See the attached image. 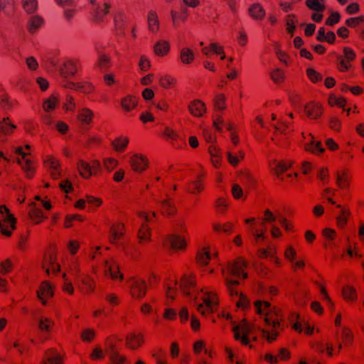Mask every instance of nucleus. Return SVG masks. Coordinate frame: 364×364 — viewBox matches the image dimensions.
<instances>
[{
    "mask_svg": "<svg viewBox=\"0 0 364 364\" xmlns=\"http://www.w3.org/2000/svg\"><path fill=\"white\" fill-rule=\"evenodd\" d=\"M255 309L256 312L263 317L265 324L272 328V331L262 330L263 336L269 342L274 341L277 336L276 331L280 327L277 310L268 301L262 300H257L255 302Z\"/></svg>",
    "mask_w": 364,
    "mask_h": 364,
    "instance_id": "nucleus-1",
    "label": "nucleus"
},
{
    "mask_svg": "<svg viewBox=\"0 0 364 364\" xmlns=\"http://www.w3.org/2000/svg\"><path fill=\"white\" fill-rule=\"evenodd\" d=\"M16 228V219L6 206H0V232L6 236H11L12 230Z\"/></svg>",
    "mask_w": 364,
    "mask_h": 364,
    "instance_id": "nucleus-2",
    "label": "nucleus"
},
{
    "mask_svg": "<svg viewBox=\"0 0 364 364\" xmlns=\"http://www.w3.org/2000/svg\"><path fill=\"white\" fill-rule=\"evenodd\" d=\"M252 328L247 322H242L240 324L233 323L232 331L234 332V337L237 341H240L243 345H249V334L252 332Z\"/></svg>",
    "mask_w": 364,
    "mask_h": 364,
    "instance_id": "nucleus-3",
    "label": "nucleus"
},
{
    "mask_svg": "<svg viewBox=\"0 0 364 364\" xmlns=\"http://www.w3.org/2000/svg\"><path fill=\"white\" fill-rule=\"evenodd\" d=\"M225 285L229 291L230 294L232 296H235L238 297V301H237V306L243 309L247 308L250 304L249 300L244 294H240L234 288V286L239 284V282L235 279H230L227 277H225Z\"/></svg>",
    "mask_w": 364,
    "mask_h": 364,
    "instance_id": "nucleus-4",
    "label": "nucleus"
},
{
    "mask_svg": "<svg viewBox=\"0 0 364 364\" xmlns=\"http://www.w3.org/2000/svg\"><path fill=\"white\" fill-rule=\"evenodd\" d=\"M246 266L247 264L243 259H238L233 262L228 263L226 270L223 269V272L224 275L227 274L238 278L242 277L245 279L247 277V274L243 271Z\"/></svg>",
    "mask_w": 364,
    "mask_h": 364,
    "instance_id": "nucleus-5",
    "label": "nucleus"
},
{
    "mask_svg": "<svg viewBox=\"0 0 364 364\" xmlns=\"http://www.w3.org/2000/svg\"><path fill=\"white\" fill-rule=\"evenodd\" d=\"M78 170L83 178H89L93 173H96L101 168L100 163L98 161H94L92 164L90 165L88 163L79 161L77 164Z\"/></svg>",
    "mask_w": 364,
    "mask_h": 364,
    "instance_id": "nucleus-6",
    "label": "nucleus"
},
{
    "mask_svg": "<svg viewBox=\"0 0 364 364\" xmlns=\"http://www.w3.org/2000/svg\"><path fill=\"white\" fill-rule=\"evenodd\" d=\"M203 303L198 305V311L204 316L213 313L218 304L215 296L209 293H207V296L203 298Z\"/></svg>",
    "mask_w": 364,
    "mask_h": 364,
    "instance_id": "nucleus-7",
    "label": "nucleus"
},
{
    "mask_svg": "<svg viewBox=\"0 0 364 364\" xmlns=\"http://www.w3.org/2000/svg\"><path fill=\"white\" fill-rule=\"evenodd\" d=\"M129 287L131 289V294L134 297L140 299L146 294V285L144 280L134 279L130 281Z\"/></svg>",
    "mask_w": 364,
    "mask_h": 364,
    "instance_id": "nucleus-8",
    "label": "nucleus"
},
{
    "mask_svg": "<svg viewBox=\"0 0 364 364\" xmlns=\"http://www.w3.org/2000/svg\"><path fill=\"white\" fill-rule=\"evenodd\" d=\"M164 245L166 247L173 250H181L186 247V242L183 237L176 235H169L164 240Z\"/></svg>",
    "mask_w": 364,
    "mask_h": 364,
    "instance_id": "nucleus-9",
    "label": "nucleus"
},
{
    "mask_svg": "<svg viewBox=\"0 0 364 364\" xmlns=\"http://www.w3.org/2000/svg\"><path fill=\"white\" fill-rule=\"evenodd\" d=\"M304 111L310 119H318L322 114V108L319 104L309 102L304 105Z\"/></svg>",
    "mask_w": 364,
    "mask_h": 364,
    "instance_id": "nucleus-10",
    "label": "nucleus"
},
{
    "mask_svg": "<svg viewBox=\"0 0 364 364\" xmlns=\"http://www.w3.org/2000/svg\"><path fill=\"white\" fill-rule=\"evenodd\" d=\"M111 4L109 1H105L104 4L101 6L99 4L93 8V17L95 21L100 22L103 20L104 17L109 13Z\"/></svg>",
    "mask_w": 364,
    "mask_h": 364,
    "instance_id": "nucleus-11",
    "label": "nucleus"
},
{
    "mask_svg": "<svg viewBox=\"0 0 364 364\" xmlns=\"http://www.w3.org/2000/svg\"><path fill=\"white\" fill-rule=\"evenodd\" d=\"M16 153L21 156V159H17L18 164L22 166L23 169L26 171L27 176L31 177L32 174V166L31 161L26 158L27 154L24 152L21 147L17 149Z\"/></svg>",
    "mask_w": 364,
    "mask_h": 364,
    "instance_id": "nucleus-12",
    "label": "nucleus"
},
{
    "mask_svg": "<svg viewBox=\"0 0 364 364\" xmlns=\"http://www.w3.org/2000/svg\"><path fill=\"white\" fill-rule=\"evenodd\" d=\"M130 164L136 171H143L147 166V159L139 154H134L130 159Z\"/></svg>",
    "mask_w": 364,
    "mask_h": 364,
    "instance_id": "nucleus-13",
    "label": "nucleus"
},
{
    "mask_svg": "<svg viewBox=\"0 0 364 364\" xmlns=\"http://www.w3.org/2000/svg\"><path fill=\"white\" fill-rule=\"evenodd\" d=\"M94 114L92 111L88 108L82 107L78 109L77 118L83 126L89 125L91 123Z\"/></svg>",
    "mask_w": 364,
    "mask_h": 364,
    "instance_id": "nucleus-14",
    "label": "nucleus"
},
{
    "mask_svg": "<svg viewBox=\"0 0 364 364\" xmlns=\"http://www.w3.org/2000/svg\"><path fill=\"white\" fill-rule=\"evenodd\" d=\"M77 70L75 63L71 60H68L63 63V66L60 68L61 75L65 77L73 76Z\"/></svg>",
    "mask_w": 364,
    "mask_h": 364,
    "instance_id": "nucleus-15",
    "label": "nucleus"
},
{
    "mask_svg": "<svg viewBox=\"0 0 364 364\" xmlns=\"http://www.w3.org/2000/svg\"><path fill=\"white\" fill-rule=\"evenodd\" d=\"M189 112L195 117H201L205 112V105L201 101L196 100L190 103Z\"/></svg>",
    "mask_w": 364,
    "mask_h": 364,
    "instance_id": "nucleus-16",
    "label": "nucleus"
},
{
    "mask_svg": "<svg viewBox=\"0 0 364 364\" xmlns=\"http://www.w3.org/2000/svg\"><path fill=\"white\" fill-rule=\"evenodd\" d=\"M37 294L38 299L42 301V303L46 304V299L53 296V289L51 285L47 282H43L40 290L37 291Z\"/></svg>",
    "mask_w": 364,
    "mask_h": 364,
    "instance_id": "nucleus-17",
    "label": "nucleus"
},
{
    "mask_svg": "<svg viewBox=\"0 0 364 364\" xmlns=\"http://www.w3.org/2000/svg\"><path fill=\"white\" fill-rule=\"evenodd\" d=\"M43 23V19L38 15L31 16L28 19L27 28L31 33H35Z\"/></svg>",
    "mask_w": 364,
    "mask_h": 364,
    "instance_id": "nucleus-18",
    "label": "nucleus"
},
{
    "mask_svg": "<svg viewBox=\"0 0 364 364\" xmlns=\"http://www.w3.org/2000/svg\"><path fill=\"white\" fill-rule=\"evenodd\" d=\"M62 358L53 349H50L45 354L42 364H61Z\"/></svg>",
    "mask_w": 364,
    "mask_h": 364,
    "instance_id": "nucleus-19",
    "label": "nucleus"
},
{
    "mask_svg": "<svg viewBox=\"0 0 364 364\" xmlns=\"http://www.w3.org/2000/svg\"><path fill=\"white\" fill-rule=\"evenodd\" d=\"M106 275H109L112 279H115L119 278L122 279L123 276L119 272V267L115 263L106 262L105 270Z\"/></svg>",
    "mask_w": 364,
    "mask_h": 364,
    "instance_id": "nucleus-20",
    "label": "nucleus"
},
{
    "mask_svg": "<svg viewBox=\"0 0 364 364\" xmlns=\"http://www.w3.org/2000/svg\"><path fill=\"white\" fill-rule=\"evenodd\" d=\"M95 50L98 54V60L97 66L100 68L101 71H105L109 66L110 59L107 55L101 53L97 46H96Z\"/></svg>",
    "mask_w": 364,
    "mask_h": 364,
    "instance_id": "nucleus-21",
    "label": "nucleus"
},
{
    "mask_svg": "<svg viewBox=\"0 0 364 364\" xmlns=\"http://www.w3.org/2000/svg\"><path fill=\"white\" fill-rule=\"evenodd\" d=\"M46 166L50 170V174L53 178H58L60 173L58 170L60 164L58 161L53 157L49 158L46 161Z\"/></svg>",
    "mask_w": 364,
    "mask_h": 364,
    "instance_id": "nucleus-22",
    "label": "nucleus"
},
{
    "mask_svg": "<svg viewBox=\"0 0 364 364\" xmlns=\"http://www.w3.org/2000/svg\"><path fill=\"white\" fill-rule=\"evenodd\" d=\"M193 287V280L187 276H183V279L180 284V288L182 292L186 296H191V291L190 289Z\"/></svg>",
    "mask_w": 364,
    "mask_h": 364,
    "instance_id": "nucleus-23",
    "label": "nucleus"
},
{
    "mask_svg": "<svg viewBox=\"0 0 364 364\" xmlns=\"http://www.w3.org/2000/svg\"><path fill=\"white\" fill-rule=\"evenodd\" d=\"M336 207L341 209L340 215L336 216L337 223L338 226L343 228L347 223L350 211L349 209L342 208L341 205H336Z\"/></svg>",
    "mask_w": 364,
    "mask_h": 364,
    "instance_id": "nucleus-24",
    "label": "nucleus"
},
{
    "mask_svg": "<svg viewBox=\"0 0 364 364\" xmlns=\"http://www.w3.org/2000/svg\"><path fill=\"white\" fill-rule=\"evenodd\" d=\"M55 259L53 255H50L49 258L46 259V262L43 264V268L48 274H50V271L53 273L58 272L60 271V265L55 263Z\"/></svg>",
    "mask_w": 364,
    "mask_h": 364,
    "instance_id": "nucleus-25",
    "label": "nucleus"
},
{
    "mask_svg": "<svg viewBox=\"0 0 364 364\" xmlns=\"http://www.w3.org/2000/svg\"><path fill=\"white\" fill-rule=\"evenodd\" d=\"M310 137L309 142L306 144V149L312 151L313 153L321 154L324 151V149L321 146L320 141H315L313 136L311 134H309Z\"/></svg>",
    "mask_w": 364,
    "mask_h": 364,
    "instance_id": "nucleus-26",
    "label": "nucleus"
},
{
    "mask_svg": "<svg viewBox=\"0 0 364 364\" xmlns=\"http://www.w3.org/2000/svg\"><path fill=\"white\" fill-rule=\"evenodd\" d=\"M142 341V337L134 333L129 334L126 338L127 345L132 349H136L140 346Z\"/></svg>",
    "mask_w": 364,
    "mask_h": 364,
    "instance_id": "nucleus-27",
    "label": "nucleus"
},
{
    "mask_svg": "<svg viewBox=\"0 0 364 364\" xmlns=\"http://www.w3.org/2000/svg\"><path fill=\"white\" fill-rule=\"evenodd\" d=\"M78 286L82 292H85L84 289L87 290V291H94L93 281L88 276L81 277L79 279Z\"/></svg>",
    "mask_w": 364,
    "mask_h": 364,
    "instance_id": "nucleus-28",
    "label": "nucleus"
},
{
    "mask_svg": "<svg viewBox=\"0 0 364 364\" xmlns=\"http://www.w3.org/2000/svg\"><path fill=\"white\" fill-rule=\"evenodd\" d=\"M31 209L28 212L30 218L36 223H41L43 219L45 218L41 210L33 203L31 204Z\"/></svg>",
    "mask_w": 364,
    "mask_h": 364,
    "instance_id": "nucleus-29",
    "label": "nucleus"
},
{
    "mask_svg": "<svg viewBox=\"0 0 364 364\" xmlns=\"http://www.w3.org/2000/svg\"><path fill=\"white\" fill-rule=\"evenodd\" d=\"M169 49H170V46H169L168 43L165 41H158L154 47V53L157 55H160V56H163V55H166L169 51Z\"/></svg>",
    "mask_w": 364,
    "mask_h": 364,
    "instance_id": "nucleus-30",
    "label": "nucleus"
},
{
    "mask_svg": "<svg viewBox=\"0 0 364 364\" xmlns=\"http://www.w3.org/2000/svg\"><path fill=\"white\" fill-rule=\"evenodd\" d=\"M250 16L255 19H262L265 15V11L259 4H253L249 9Z\"/></svg>",
    "mask_w": 364,
    "mask_h": 364,
    "instance_id": "nucleus-31",
    "label": "nucleus"
},
{
    "mask_svg": "<svg viewBox=\"0 0 364 364\" xmlns=\"http://www.w3.org/2000/svg\"><path fill=\"white\" fill-rule=\"evenodd\" d=\"M137 105L136 100L134 97L127 96L121 100V105L125 111H130L134 109Z\"/></svg>",
    "mask_w": 364,
    "mask_h": 364,
    "instance_id": "nucleus-32",
    "label": "nucleus"
},
{
    "mask_svg": "<svg viewBox=\"0 0 364 364\" xmlns=\"http://www.w3.org/2000/svg\"><path fill=\"white\" fill-rule=\"evenodd\" d=\"M181 61L185 64L191 63L194 59V53L192 50L183 48L180 52Z\"/></svg>",
    "mask_w": 364,
    "mask_h": 364,
    "instance_id": "nucleus-33",
    "label": "nucleus"
},
{
    "mask_svg": "<svg viewBox=\"0 0 364 364\" xmlns=\"http://www.w3.org/2000/svg\"><path fill=\"white\" fill-rule=\"evenodd\" d=\"M109 348V355L112 362L114 364H123L125 361V358L118 354L114 350L113 344L111 343Z\"/></svg>",
    "mask_w": 364,
    "mask_h": 364,
    "instance_id": "nucleus-34",
    "label": "nucleus"
},
{
    "mask_svg": "<svg viewBox=\"0 0 364 364\" xmlns=\"http://www.w3.org/2000/svg\"><path fill=\"white\" fill-rule=\"evenodd\" d=\"M312 348L319 352V353H323L325 350L327 351L328 355L331 356L332 355V350H333V348L331 346H329V345H326L324 343H323L321 341H316L314 342L313 344H312Z\"/></svg>",
    "mask_w": 364,
    "mask_h": 364,
    "instance_id": "nucleus-35",
    "label": "nucleus"
},
{
    "mask_svg": "<svg viewBox=\"0 0 364 364\" xmlns=\"http://www.w3.org/2000/svg\"><path fill=\"white\" fill-rule=\"evenodd\" d=\"M14 129H16V126L11 124L8 118H4L1 122H0V132L4 134H8L11 133Z\"/></svg>",
    "mask_w": 364,
    "mask_h": 364,
    "instance_id": "nucleus-36",
    "label": "nucleus"
},
{
    "mask_svg": "<svg viewBox=\"0 0 364 364\" xmlns=\"http://www.w3.org/2000/svg\"><path fill=\"white\" fill-rule=\"evenodd\" d=\"M23 9L27 14H33L38 8L37 0H23Z\"/></svg>",
    "mask_w": 364,
    "mask_h": 364,
    "instance_id": "nucleus-37",
    "label": "nucleus"
},
{
    "mask_svg": "<svg viewBox=\"0 0 364 364\" xmlns=\"http://www.w3.org/2000/svg\"><path fill=\"white\" fill-rule=\"evenodd\" d=\"M274 163V166H272V169L278 176H279L280 173L285 171L291 166V163L288 162H277L275 161Z\"/></svg>",
    "mask_w": 364,
    "mask_h": 364,
    "instance_id": "nucleus-38",
    "label": "nucleus"
},
{
    "mask_svg": "<svg viewBox=\"0 0 364 364\" xmlns=\"http://www.w3.org/2000/svg\"><path fill=\"white\" fill-rule=\"evenodd\" d=\"M343 295L346 299L355 301L357 298L356 291L354 287L346 286L343 288Z\"/></svg>",
    "mask_w": 364,
    "mask_h": 364,
    "instance_id": "nucleus-39",
    "label": "nucleus"
},
{
    "mask_svg": "<svg viewBox=\"0 0 364 364\" xmlns=\"http://www.w3.org/2000/svg\"><path fill=\"white\" fill-rule=\"evenodd\" d=\"M124 228V225L122 224H118L117 228L111 227L110 232H111V240L112 242H114L115 240H119L121 237L123 235V231L122 229Z\"/></svg>",
    "mask_w": 364,
    "mask_h": 364,
    "instance_id": "nucleus-40",
    "label": "nucleus"
},
{
    "mask_svg": "<svg viewBox=\"0 0 364 364\" xmlns=\"http://www.w3.org/2000/svg\"><path fill=\"white\" fill-rule=\"evenodd\" d=\"M58 103V98L52 95L50 97L46 99L43 102V109L45 111L48 112L50 110H53L56 107V105Z\"/></svg>",
    "mask_w": 364,
    "mask_h": 364,
    "instance_id": "nucleus-41",
    "label": "nucleus"
},
{
    "mask_svg": "<svg viewBox=\"0 0 364 364\" xmlns=\"http://www.w3.org/2000/svg\"><path fill=\"white\" fill-rule=\"evenodd\" d=\"M161 208L164 214L171 215L176 212V208L169 200H164L161 201Z\"/></svg>",
    "mask_w": 364,
    "mask_h": 364,
    "instance_id": "nucleus-42",
    "label": "nucleus"
},
{
    "mask_svg": "<svg viewBox=\"0 0 364 364\" xmlns=\"http://www.w3.org/2000/svg\"><path fill=\"white\" fill-rule=\"evenodd\" d=\"M128 143L129 139L127 138H118L112 141V144L117 151H121L126 148Z\"/></svg>",
    "mask_w": 364,
    "mask_h": 364,
    "instance_id": "nucleus-43",
    "label": "nucleus"
},
{
    "mask_svg": "<svg viewBox=\"0 0 364 364\" xmlns=\"http://www.w3.org/2000/svg\"><path fill=\"white\" fill-rule=\"evenodd\" d=\"M139 239L141 242L150 240V229L144 224L142 225L139 231Z\"/></svg>",
    "mask_w": 364,
    "mask_h": 364,
    "instance_id": "nucleus-44",
    "label": "nucleus"
},
{
    "mask_svg": "<svg viewBox=\"0 0 364 364\" xmlns=\"http://www.w3.org/2000/svg\"><path fill=\"white\" fill-rule=\"evenodd\" d=\"M53 322L48 318H40L38 319V328L42 331H49Z\"/></svg>",
    "mask_w": 364,
    "mask_h": 364,
    "instance_id": "nucleus-45",
    "label": "nucleus"
},
{
    "mask_svg": "<svg viewBox=\"0 0 364 364\" xmlns=\"http://www.w3.org/2000/svg\"><path fill=\"white\" fill-rule=\"evenodd\" d=\"M149 29L154 32L157 30L158 20L156 12L150 11L148 16Z\"/></svg>",
    "mask_w": 364,
    "mask_h": 364,
    "instance_id": "nucleus-46",
    "label": "nucleus"
},
{
    "mask_svg": "<svg viewBox=\"0 0 364 364\" xmlns=\"http://www.w3.org/2000/svg\"><path fill=\"white\" fill-rule=\"evenodd\" d=\"M210 252H208L207 250H203L200 251V252H198V256H197L198 262L201 265H206V264H208V261L210 260Z\"/></svg>",
    "mask_w": 364,
    "mask_h": 364,
    "instance_id": "nucleus-47",
    "label": "nucleus"
},
{
    "mask_svg": "<svg viewBox=\"0 0 364 364\" xmlns=\"http://www.w3.org/2000/svg\"><path fill=\"white\" fill-rule=\"evenodd\" d=\"M306 6L311 10L317 12L323 11L325 6L321 4L317 0H306Z\"/></svg>",
    "mask_w": 364,
    "mask_h": 364,
    "instance_id": "nucleus-48",
    "label": "nucleus"
},
{
    "mask_svg": "<svg viewBox=\"0 0 364 364\" xmlns=\"http://www.w3.org/2000/svg\"><path fill=\"white\" fill-rule=\"evenodd\" d=\"M220 124H223V125L225 126L226 129L230 132H231L232 129V127L230 124H225L224 122V121L219 117L218 118L214 119V121H213V126L218 132L222 131V129L220 127Z\"/></svg>",
    "mask_w": 364,
    "mask_h": 364,
    "instance_id": "nucleus-49",
    "label": "nucleus"
},
{
    "mask_svg": "<svg viewBox=\"0 0 364 364\" xmlns=\"http://www.w3.org/2000/svg\"><path fill=\"white\" fill-rule=\"evenodd\" d=\"M309 78L313 82H318L321 80V75L312 68H308L306 70Z\"/></svg>",
    "mask_w": 364,
    "mask_h": 364,
    "instance_id": "nucleus-50",
    "label": "nucleus"
},
{
    "mask_svg": "<svg viewBox=\"0 0 364 364\" xmlns=\"http://www.w3.org/2000/svg\"><path fill=\"white\" fill-rule=\"evenodd\" d=\"M76 107V104L74 101V98L73 96L68 95L66 97L65 102L64 104V107L68 111H73Z\"/></svg>",
    "mask_w": 364,
    "mask_h": 364,
    "instance_id": "nucleus-51",
    "label": "nucleus"
},
{
    "mask_svg": "<svg viewBox=\"0 0 364 364\" xmlns=\"http://www.w3.org/2000/svg\"><path fill=\"white\" fill-rule=\"evenodd\" d=\"M336 182L340 188H346L348 187L349 183L346 176H341L339 173L336 175Z\"/></svg>",
    "mask_w": 364,
    "mask_h": 364,
    "instance_id": "nucleus-52",
    "label": "nucleus"
},
{
    "mask_svg": "<svg viewBox=\"0 0 364 364\" xmlns=\"http://www.w3.org/2000/svg\"><path fill=\"white\" fill-rule=\"evenodd\" d=\"M232 228V224H231L230 223L225 224L224 225H218V224L213 225V229L217 232L223 231L225 233H228L231 231Z\"/></svg>",
    "mask_w": 364,
    "mask_h": 364,
    "instance_id": "nucleus-53",
    "label": "nucleus"
},
{
    "mask_svg": "<svg viewBox=\"0 0 364 364\" xmlns=\"http://www.w3.org/2000/svg\"><path fill=\"white\" fill-rule=\"evenodd\" d=\"M271 77L276 83H280L284 79V75L280 70L276 69L271 73Z\"/></svg>",
    "mask_w": 364,
    "mask_h": 364,
    "instance_id": "nucleus-54",
    "label": "nucleus"
},
{
    "mask_svg": "<svg viewBox=\"0 0 364 364\" xmlns=\"http://www.w3.org/2000/svg\"><path fill=\"white\" fill-rule=\"evenodd\" d=\"M114 21L115 23V26L118 30L122 31L123 21H124V14L121 12L114 16Z\"/></svg>",
    "mask_w": 364,
    "mask_h": 364,
    "instance_id": "nucleus-55",
    "label": "nucleus"
},
{
    "mask_svg": "<svg viewBox=\"0 0 364 364\" xmlns=\"http://www.w3.org/2000/svg\"><path fill=\"white\" fill-rule=\"evenodd\" d=\"M210 154L212 156V162L215 167H218L220 165V161L217 158L218 157V150L215 147L210 146L209 147Z\"/></svg>",
    "mask_w": 364,
    "mask_h": 364,
    "instance_id": "nucleus-56",
    "label": "nucleus"
},
{
    "mask_svg": "<svg viewBox=\"0 0 364 364\" xmlns=\"http://www.w3.org/2000/svg\"><path fill=\"white\" fill-rule=\"evenodd\" d=\"M232 193L234 198L238 199L243 196V191L239 185L233 184L232 186Z\"/></svg>",
    "mask_w": 364,
    "mask_h": 364,
    "instance_id": "nucleus-57",
    "label": "nucleus"
},
{
    "mask_svg": "<svg viewBox=\"0 0 364 364\" xmlns=\"http://www.w3.org/2000/svg\"><path fill=\"white\" fill-rule=\"evenodd\" d=\"M241 181L247 186H251L254 179L249 173H244L241 176Z\"/></svg>",
    "mask_w": 364,
    "mask_h": 364,
    "instance_id": "nucleus-58",
    "label": "nucleus"
},
{
    "mask_svg": "<svg viewBox=\"0 0 364 364\" xmlns=\"http://www.w3.org/2000/svg\"><path fill=\"white\" fill-rule=\"evenodd\" d=\"M340 14L337 12L333 13L329 18H328L326 21V23L327 25L332 26L336 23H338L340 20Z\"/></svg>",
    "mask_w": 364,
    "mask_h": 364,
    "instance_id": "nucleus-59",
    "label": "nucleus"
},
{
    "mask_svg": "<svg viewBox=\"0 0 364 364\" xmlns=\"http://www.w3.org/2000/svg\"><path fill=\"white\" fill-rule=\"evenodd\" d=\"M26 63L28 68L31 70H35L38 66V63L36 59L32 56L27 58L26 60Z\"/></svg>",
    "mask_w": 364,
    "mask_h": 364,
    "instance_id": "nucleus-60",
    "label": "nucleus"
},
{
    "mask_svg": "<svg viewBox=\"0 0 364 364\" xmlns=\"http://www.w3.org/2000/svg\"><path fill=\"white\" fill-rule=\"evenodd\" d=\"M224 102H225V96L223 95H221V94L218 95L215 98V107L218 109H225Z\"/></svg>",
    "mask_w": 364,
    "mask_h": 364,
    "instance_id": "nucleus-61",
    "label": "nucleus"
},
{
    "mask_svg": "<svg viewBox=\"0 0 364 364\" xmlns=\"http://www.w3.org/2000/svg\"><path fill=\"white\" fill-rule=\"evenodd\" d=\"M12 267V264L9 259H7L4 262L0 264V272L2 274H6L10 271Z\"/></svg>",
    "mask_w": 364,
    "mask_h": 364,
    "instance_id": "nucleus-62",
    "label": "nucleus"
},
{
    "mask_svg": "<svg viewBox=\"0 0 364 364\" xmlns=\"http://www.w3.org/2000/svg\"><path fill=\"white\" fill-rule=\"evenodd\" d=\"M323 235L326 240L332 241L336 235V232L332 229L325 228L323 230Z\"/></svg>",
    "mask_w": 364,
    "mask_h": 364,
    "instance_id": "nucleus-63",
    "label": "nucleus"
},
{
    "mask_svg": "<svg viewBox=\"0 0 364 364\" xmlns=\"http://www.w3.org/2000/svg\"><path fill=\"white\" fill-rule=\"evenodd\" d=\"M104 165L107 169L111 171L117 166V161L113 159H106L104 160Z\"/></svg>",
    "mask_w": 364,
    "mask_h": 364,
    "instance_id": "nucleus-64",
    "label": "nucleus"
}]
</instances>
